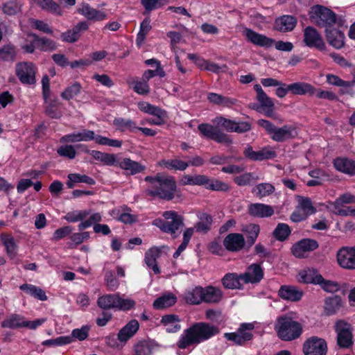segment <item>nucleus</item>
Listing matches in <instances>:
<instances>
[{"label": "nucleus", "mask_w": 355, "mask_h": 355, "mask_svg": "<svg viewBox=\"0 0 355 355\" xmlns=\"http://www.w3.org/2000/svg\"><path fill=\"white\" fill-rule=\"evenodd\" d=\"M200 134L208 139H213L218 128L209 123H201L198 127Z\"/></svg>", "instance_id": "obj_61"}, {"label": "nucleus", "mask_w": 355, "mask_h": 355, "mask_svg": "<svg viewBox=\"0 0 355 355\" xmlns=\"http://www.w3.org/2000/svg\"><path fill=\"white\" fill-rule=\"evenodd\" d=\"M139 324L137 320H132L126 324L119 332L118 339L121 342H125L132 337L138 331Z\"/></svg>", "instance_id": "obj_28"}, {"label": "nucleus", "mask_w": 355, "mask_h": 355, "mask_svg": "<svg viewBox=\"0 0 355 355\" xmlns=\"http://www.w3.org/2000/svg\"><path fill=\"white\" fill-rule=\"evenodd\" d=\"M245 244V238L239 233H230L223 240V245L230 252L240 251L244 248Z\"/></svg>", "instance_id": "obj_20"}, {"label": "nucleus", "mask_w": 355, "mask_h": 355, "mask_svg": "<svg viewBox=\"0 0 355 355\" xmlns=\"http://www.w3.org/2000/svg\"><path fill=\"white\" fill-rule=\"evenodd\" d=\"M337 334V344L341 348H348L353 344V336L350 324L338 320L335 324Z\"/></svg>", "instance_id": "obj_11"}, {"label": "nucleus", "mask_w": 355, "mask_h": 355, "mask_svg": "<svg viewBox=\"0 0 355 355\" xmlns=\"http://www.w3.org/2000/svg\"><path fill=\"white\" fill-rule=\"evenodd\" d=\"M310 18L318 26L327 29L335 24L340 26H347L345 20L342 17H337L331 10L319 5L311 8Z\"/></svg>", "instance_id": "obj_4"}, {"label": "nucleus", "mask_w": 355, "mask_h": 355, "mask_svg": "<svg viewBox=\"0 0 355 355\" xmlns=\"http://www.w3.org/2000/svg\"><path fill=\"white\" fill-rule=\"evenodd\" d=\"M177 302V297L172 293H166L157 298L153 304L155 309H164L173 306Z\"/></svg>", "instance_id": "obj_32"}, {"label": "nucleus", "mask_w": 355, "mask_h": 355, "mask_svg": "<svg viewBox=\"0 0 355 355\" xmlns=\"http://www.w3.org/2000/svg\"><path fill=\"white\" fill-rule=\"evenodd\" d=\"M77 11L87 20L93 22L102 21L107 18V14L105 11L97 10L87 3H81L78 6Z\"/></svg>", "instance_id": "obj_16"}, {"label": "nucleus", "mask_w": 355, "mask_h": 355, "mask_svg": "<svg viewBox=\"0 0 355 355\" xmlns=\"http://www.w3.org/2000/svg\"><path fill=\"white\" fill-rule=\"evenodd\" d=\"M291 234V229L286 223H279L273 232L274 236L279 241L286 240Z\"/></svg>", "instance_id": "obj_58"}, {"label": "nucleus", "mask_w": 355, "mask_h": 355, "mask_svg": "<svg viewBox=\"0 0 355 355\" xmlns=\"http://www.w3.org/2000/svg\"><path fill=\"white\" fill-rule=\"evenodd\" d=\"M22 3L18 0H10L3 3L2 10L4 14L12 16L21 12Z\"/></svg>", "instance_id": "obj_52"}, {"label": "nucleus", "mask_w": 355, "mask_h": 355, "mask_svg": "<svg viewBox=\"0 0 355 355\" xmlns=\"http://www.w3.org/2000/svg\"><path fill=\"white\" fill-rule=\"evenodd\" d=\"M259 178L254 173L245 172L234 178V182L239 186L245 187L250 185L257 180Z\"/></svg>", "instance_id": "obj_51"}, {"label": "nucleus", "mask_w": 355, "mask_h": 355, "mask_svg": "<svg viewBox=\"0 0 355 355\" xmlns=\"http://www.w3.org/2000/svg\"><path fill=\"white\" fill-rule=\"evenodd\" d=\"M274 209L272 206L263 203H253L248 206V214L257 218L270 217L274 214Z\"/></svg>", "instance_id": "obj_23"}, {"label": "nucleus", "mask_w": 355, "mask_h": 355, "mask_svg": "<svg viewBox=\"0 0 355 355\" xmlns=\"http://www.w3.org/2000/svg\"><path fill=\"white\" fill-rule=\"evenodd\" d=\"M219 332V329L213 324L205 322H196L184 330L177 346L180 349H186L207 341Z\"/></svg>", "instance_id": "obj_1"}, {"label": "nucleus", "mask_w": 355, "mask_h": 355, "mask_svg": "<svg viewBox=\"0 0 355 355\" xmlns=\"http://www.w3.org/2000/svg\"><path fill=\"white\" fill-rule=\"evenodd\" d=\"M304 355H326L327 344L324 339L313 336L304 343Z\"/></svg>", "instance_id": "obj_13"}, {"label": "nucleus", "mask_w": 355, "mask_h": 355, "mask_svg": "<svg viewBox=\"0 0 355 355\" xmlns=\"http://www.w3.org/2000/svg\"><path fill=\"white\" fill-rule=\"evenodd\" d=\"M19 288L40 300L45 301L47 300V296L46 295L45 292L42 288L36 286L25 284L21 285Z\"/></svg>", "instance_id": "obj_46"}, {"label": "nucleus", "mask_w": 355, "mask_h": 355, "mask_svg": "<svg viewBox=\"0 0 355 355\" xmlns=\"http://www.w3.org/2000/svg\"><path fill=\"white\" fill-rule=\"evenodd\" d=\"M96 144L99 145L108 146L114 148H121L122 146V141L119 139H110L101 135H96L94 139Z\"/></svg>", "instance_id": "obj_60"}, {"label": "nucleus", "mask_w": 355, "mask_h": 355, "mask_svg": "<svg viewBox=\"0 0 355 355\" xmlns=\"http://www.w3.org/2000/svg\"><path fill=\"white\" fill-rule=\"evenodd\" d=\"M213 122L217 125L224 128L227 132H235L237 133H243L251 129V125L246 121L236 122L233 120L227 119L223 116H217Z\"/></svg>", "instance_id": "obj_14"}, {"label": "nucleus", "mask_w": 355, "mask_h": 355, "mask_svg": "<svg viewBox=\"0 0 355 355\" xmlns=\"http://www.w3.org/2000/svg\"><path fill=\"white\" fill-rule=\"evenodd\" d=\"M68 181L67 185L68 188L72 189L76 183L83 182L89 185L95 184V181L93 178L86 175H81L79 173H70L67 176Z\"/></svg>", "instance_id": "obj_43"}, {"label": "nucleus", "mask_w": 355, "mask_h": 355, "mask_svg": "<svg viewBox=\"0 0 355 355\" xmlns=\"http://www.w3.org/2000/svg\"><path fill=\"white\" fill-rule=\"evenodd\" d=\"M207 176L205 175H184L182 177L180 180V184L182 185H197V186H202L205 183L207 182Z\"/></svg>", "instance_id": "obj_45"}, {"label": "nucleus", "mask_w": 355, "mask_h": 355, "mask_svg": "<svg viewBox=\"0 0 355 355\" xmlns=\"http://www.w3.org/2000/svg\"><path fill=\"white\" fill-rule=\"evenodd\" d=\"M46 320L45 318H40L31 321L26 320L25 317L21 315L12 313L7 316L6 318L2 321L1 324L3 328H27L28 329L35 330L44 323Z\"/></svg>", "instance_id": "obj_8"}, {"label": "nucleus", "mask_w": 355, "mask_h": 355, "mask_svg": "<svg viewBox=\"0 0 355 355\" xmlns=\"http://www.w3.org/2000/svg\"><path fill=\"white\" fill-rule=\"evenodd\" d=\"M161 250L157 247L149 249L145 254V263L155 274H159L160 270L157 264V259L160 257Z\"/></svg>", "instance_id": "obj_30"}, {"label": "nucleus", "mask_w": 355, "mask_h": 355, "mask_svg": "<svg viewBox=\"0 0 355 355\" xmlns=\"http://www.w3.org/2000/svg\"><path fill=\"white\" fill-rule=\"evenodd\" d=\"M150 19L147 17L144 19L140 24V30L137 37V43H141L144 40L146 35L150 31Z\"/></svg>", "instance_id": "obj_63"}, {"label": "nucleus", "mask_w": 355, "mask_h": 355, "mask_svg": "<svg viewBox=\"0 0 355 355\" xmlns=\"http://www.w3.org/2000/svg\"><path fill=\"white\" fill-rule=\"evenodd\" d=\"M207 99L211 103L223 107H230L236 102V100L234 98L213 92L207 94Z\"/></svg>", "instance_id": "obj_39"}, {"label": "nucleus", "mask_w": 355, "mask_h": 355, "mask_svg": "<svg viewBox=\"0 0 355 355\" xmlns=\"http://www.w3.org/2000/svg\"><path fill=\"white\" fill-rule=\"evenodd\" d=\"M296 25V19L290 15H286L277 19L275 28L281 32L292 31Z\"/></svg>", "instance_id": "obj_40"}, {"label": "nucleus", "mask_w": 355, "mask_h": 355, "mask_svg": "<svg viewBox=\"0 0 355 355\" xmlns=\"http://www.w3.org/2000/svg\"><path fill=\"white\" fill-rule=\"evenodd\" d=\"M290 92L294 95H314L316 89L311 84L305 82H297L288 85Z\"/></svg>", "instance_id": "obj_27"}, {"label": "nucleus", "mask_w": 355, "mask_h": 355, "mask_svg": "<svg viewBox=\"0 0 355 355\" xmlns=\"http://www.w3.org/2000/svg\"><path fill=\"white\" fill-rule=\"evenodd\" d=\"M95 159L103 162L107 166H113L116 162V157L114 154L103 153L98 150H87Z\"/></svg>", "instance_id": "obj_42"}, {"label": "nucleus", "mask_w": 355, "mask_h": 355, "mask_svg": "<svg viewBox=\"0 0 355 355\" xmlns=\"http://www.w3.org/2000/svg\"><path fill=\"white\" fill-rule=\"evenodd\" d=\"M116 309L120 311H128L132 309L135 306V302L132 299H125L120 296L119 294L116 293Z\"/></svg>", "instance_id": "obj_59"}, {"label": "nucleus", "mask_w": 355, "mask_h": 355, "mask_svg": "<svg viewBox=\"0 0 355 355\" xmlns=\"http://www.w3.org/2000/svg\"><path fill=\"white\" fill-rule=\"evenodd\" d=\"M318 247V243L315 240L303 239L293 245L291 252L297 258H304L309 252L315 250Z\"/></svg>", "instance_id": "obj_15"}, {"label": "nucleus", "mask_w": 355, "mask_h": 355, "mask_svg": "<svg viewBox=\"0 0 355 355\" xmlns=\"http://www.w3.org/2000/svg\"><path fill=\"white\" fill-rule=\"evenodd\" d=\"M345 204H355V196L350 193H345L340 196L336 200L330 203L329 208L336 209L343 207Z\"/></svg>", "instance_id": "obj_50"}, {"label": "nucleus", "mask_w": 355, "mask_h": 355, "mask_svg": "<svg viewBox=\"0 0 355 355\" xmlns=\"http://www.w3.org/2000/svg\"><path fill=\"white\" fill-rule=\"evenodd\" d=\"M116 294H107L100 296L97 300L98 306L104 310L112 309L116 307Z\"/></svg>", "instance_id": "obj_49"}, {"label": "nucleus", "mask_w": 355, "mask_h": 355, "mask_svg": "<svg viewBox=\"0 0 355 355\" xmlns=\"http://www.w3.org/2000/svg\"><path fill=\"white\" fill-rule=\"evenodd\" d=\"M304 42L305 44L311 48H316L320 51L325 49V43L315 28L307 26L304 30Z\"/></svg>", "instance_id": "obj_17"}, {"label": "nucleus", "mask_w": 355, "mask_h": 355, "mask_svg": "<svg viewBox=\"0 0 355 355\" xmlns=\"http://www.w3.org/2000/svg\"><path fill=\"white\" fill-rule=\"evenodd\" d=\"M42 9L57 15H62L60 6L53 0H33Z\"/></svg>", "instance_id": "obj_48"}, {"label": "nucleus", "mask_w": 355, "mask_h": 355, "mask_svg": "<svg viewBox=\"0 0 355 355\" xmlns=\"http://www.w3.org/2000/svg\"><path fill=\"white\" fill-rule=\"evenodd\" d=\"M335 168L343 173L349 175L355 174V161L346 157H338L334 162Z\"/></svg>", "instance_id": "obj_31"}, {"label": "nucleus", "mask_w": 355, "mask_h": 355, "mask_svg": "<svg viewBox=\"0 0 355 355\" xmlns=\"http://www.w3.org/2000/svg\"><path fill=\"white\" fill-rule=\"evenodd\" d=\"M91 214L90 210H76L68 212L63 218L69 223L82 221Z\"/></svg>", "instance_id": "obj_54"}, {"label": "nucleus", "mask_w": 355, "mask_h": 355, "mask_svg": "<svg viewBox=\"0 0 355 355\" xmlns=\"http://www.w3.org/2000/svg\"><path fill=\"white\" fill-rule=\"evenodd\" d=\"M299 275L300 282L319 285L322 290L327 293H335L340 289V286L338 282L325 279L314 269H309L302 271Z\"/></svg>", "instance_id": "obj_7"}, {"label": "nucleus", "mask_w": 355, "mask_h": 355, "mask_svg": "<svg viewBox=\"0 0 355 355\" xmlns=\"http://www.w3.org/2000/svg\"><path fill=\"white\" fill-rule=\"evenodd\" d=\"M113 124L120 132H135L138 128L136 123L130 119L116 118L113 121Z\"/></svg>", "instance_id": "obj_41"}, {"label": "nucleus", "mask_w": 355, "mask_h": 355, "mask_svg": "<svg viewBox=\"0 0 355 355\" xmlns=\"http://www.w3.org/2000/svg\"><path fill=\"white\" fill-rule=\"evenodd\" d=\"M244 34L248 41L261 47L270 48L275 45L276 49L286 52H290L293 49V45L290 42L281 40L275 42L273 39L258 33L250 28H245Z\"/></svg>", "instance_id": "obj_5"}, {"label": "nucleus", "mask_w": 355, "mask_h": 355, "mask_svg": "<svg viewBox=\"0 0 355 355\" xmlns=\"http://www.w3.org/2000/svg\"><path fill=\"white\" fill-rule=\"evenodd\" d=\"M275 330L280 339L291 341L300 337L302 333V327L292 318L282 316L277 319Z\"/></svg>", "instance_id": "obj_3"}, {"label": "nucleus", "mask_w": 355, "mask_h": 355, "mask_svg": "<svg viewBox=\"0 0 355 355\" xmlns=\"http://www.w3.org/2000/svg\"><path fill=\"white\" fill-rule=\"evenodd\" d=\"M254 89L257 92V99L262 107L273 108L274 103L272 99L266 94L260 85L256 84Z\"/></svg>", "instance_id": "obj_47"}, {"label": "nucleus", "mask_w": 355, "mask_h": 355, "mask_svg": "<svg viewBox=\"0 0 355 355\" xmlns=\"http://www.w3.org/2000/svg\"><path fill=\"white\" fill-rule=\"evenodd\" d=\"M339 266L345 269H355V247H343L337 252Z\"/></svg>", "instance_id": "obj_18"}, {"label": "nucleus", "mask_w": 355, "mask_h": 355, "mask_svg": "<svg viewBox=\"0 0 355 355\" xmlns=\"http://www.w3.org/2000/svg\"><path fill=\"white\" fill-rule=\"evenodd\" d=\"M207 182L204 186L207 189L217 191H227L230 189V187L225 182L216 179H210L207 177Z\"/></svg>", "instance_id": "obj_56"}, {"label": "nucleus", "mask_w": 355, "mask_h": 355, "mask_svg": "<svg viewBox=\"0 0 355 355\" xmlns=\"http://www.w3.org/2000/svg\"><path fill=\"white\" fill-rule=\"evenodd\" d=\"M202 288L195 286L187 289L184 294V299L187 304L198 305L202 303Z\"/></svg>", "instance_id": "obj_29"}, {"label": "nucleus", "mask_w": 355, "mask_h": 355, "mask_svg": "<svg viewBox=\"0 0 355 355\" xmlns=\"http://www.w3.org/2000/svg\"><path fill=\"white\" fill-rule=\"evenodd\" d=\"M275 191V187L270 183L263 182L256 185L252 192L259 198H263L272 194Z\"/></svg>", "instance_id": "obj_53"}, {"label": "nucleus", "mask_w": 355, "mask_h": 355, "mask_svg": "<svg viewBox=\"0 0 355 355\" xmlns=\"http://www.w3.org/2000/svg\"><path fill=\"white\" fill-rule=\"evenodd\" d=\"M241 277V274L227 273L222 279V283L224 287L228 289H241L243 285Z\"/></svg>", "instance_id": "obj_36"}, {"label": "nucleus", "mask_w": 355, "mask_h": 355, "mask_svg": "<svg viewBox=\"0 0 355 355\" xmlns=\"http://www.w3.org/2000/svg\"><path fill=\"white\" fill-rule=\"evenodd\" d=\"M16 75L23 84L33 85L36 82V67L32 62H23L17 64Z\"/></svg>", "instance_id": "obj_12"}, {"label": "nucleus", "mask_w": 355, "mask_h": 355, "mask_svg": "<svg viewBox=\"0 0 355 355\" xmlns=\"http://www.w3.org/2000/svg\"><path fill=\"white\" fill-rule=\"evenodd\" d=\"M0 239L6 248L7 254L14 258L17 254V245L13 236L9 234L2 233L0 235Z\"/></svg>", "instance_id": "obj_38"}, {"label": "nucleus", "mask_w": 355, "mask_h": 355, "mask_svg": "<svg viewBox=\"0 0 355 355\" xmlns=\"http://www.w3.org/2000/svg\"><path fill=\"white\" fill-rule=\"evenodd\" d=\"M297 207L306 213L309 216L316 212V208L313 205L310 198L297 196Z\"/></svg>", "instance_id": "obj_57"}, {"label": "nucleus", "mask_w": 355, "mask_h": 355, "mask_svg": "<svg viewBox=\"0 0 355 355\" xmlns=\"http://www.w3.org/2000/svg\"><path fill=\"white\" fill-rule=\"evenodd\" d=\"M119 166L121 169L128 171V173L132 175L141 173L146 169L145 166L130 158L123 159L119 162Z\"/></svg>", "instance_id": "obj_33"}, {"label": "nucleus", "mask_w": 355, "mask_h": 355, "mask_svg": "<svg viewBox=\"0 0 355 355\" xmlns=\"http://www.w3.org/2000/svg\"><path fill=\"white\" fill-rule=\"evenodd\" d=\"M34 43L36 48L43 51H52L56 49L55 42L50 39L46 37H39L33 34Z\"/></svg>", "instance_id": "obj_44"}, {"label": "nucleus", "mask_w": 355, "mask_h": 355, "mask_svg": "<svg viewBox=\"0 0 355 355\" xmlns=\"http://www.w3.org/2000/svg\"><path fill=\"white\" fill-rule=\"evenodd\" d=\"M212 220L207 214H202L200 216V221L196 225V229L198 232H205L208 230L211 224Z\"/></svg>", "instance_id": "obj_62"}, {"label": "nucleus", "mask_w": 355, "mask_h": 355, "mask_svg": "<svg viewBox=\"0 0 355 355\" xmlns=\"http://www.w3.org/2000/svg\"><path fill=\"white\" fill-rule=\"evenodd\" d=\"M88 28L89 26L86 21H80L74 26L71 30L62 33L60 37L64 42L73 43L79 39L81 32L85 31Z\"/></svg>", "instance_id": "obj_22"}, {"label": "nucleus", "mask_w": 355, "mask_h": 355, "mask_svg": "<svg viewBox=\"0 0 355 355\" xmlns=\"http://www.w3.org/2000/svg\"><path fill=\"white\" fill-rule=\"evenodd\" d=\"M343 306V301L340 296L334 295L325 299L324 311L330 315L336 313Z\"/></svg>", "instance_id": "obj_37"}, {"label": "nucleus", "mask_w": 355, "mask_h": 355, "mask_svg": "<svg viewBox=\"0 0 355 355\" xmlns=\"http://www.w3.org/2000/svg\"><path fill=\"white\" fill-rule=\"evenodd\" d=\"M144 180L148 184L144 191L146 196L167 201L174 198L177 184L173 177L159 173L145 177Z\"/></svg>", "instance_id": "obj_2"}, {"label": "nucleus", "mask_w": 355, "mask_h": 355, "mask_svg": "<svg viewBox=\"0 0 355 355\" xmlns=\"http://www.w3.org/2000/svg\"><path fill=\"white\" fill-rule=\"evenodd\" d=\"M163 216L166 220H171L164 221L161 219H157L153 221V225L158 227L162 231L170 233L173 235L174 237H176L178 236L176 232L183 225L182 217L173 211H164Z\"/></svg>", "instance_id": "obj_9"}, {"label": "nucleus", "mask_w": 355, "mask_h": 355, "mask_svg": "<svg viewBox=\"0 0 355 355\" xmlns=\"http://www.w3.org/2000/svg\"><path fill=\"white\" fill-rule=\"evenodd\" d=\"M257 124L265 129L270 138L277 142H283L284 141L293 139L295 137L296 131L295 128L285 125L281 128L276 127L270 121L265 119H259Z\"/></svg>", "instance_id": "obj_6"}, {"label": "nucleus", "mask_w": 355, "mask_h": 355, "mask_svg": "<svg viewBox=\"0 0 355 355\" xmlns=\"http://www.w3.org/2000/svg\"><path fill=\"white\" fill-rule=\"evenodd\" d=\"M278 295L284 300L297 302L300 300L303 293L295 286L283 285L280 287Z\"/></svg>", "instance_id": "obj_25"}, {"label": "nucleus", "mask_w": 355, "mask_h": 355, "mask_svg": "<svg viewBox=\"0 0 355 355\" xmlns=\"http://www.w3.org/2000/svg\"><path fill=\"white\" fill-rule=\"evenodd\" d=\"M159 166H162L168 170H175V171H185L188 166L189 163L187 162H184L178 159V157H175L171 159H162L158 163Z\"/></svg>", "instance_id": "obj_35"}, {"label": "nucleus", "mask_w": 355, "mask_h": 355, "mask_svg": "<svg viewBox=\"0 0 355 355\" xmlns=\"http://www.w3.org/2000/svg\"><path fill=\"white\" fill-rule=\"evenodd\" d=\"M254 329V324L251 322H244L240 324L235 332L225 333L224 337L230 341H232L236 345H243L253 338L252 333Z\"/></svg>", "instance_id": "obj_10"}, {"label": "nucleus", "mask_w": 355, "mask_h": 355, "mask_svg": "<svg viewBox=\"0 0 355 355\" xmlns=\"http://www.w3.org/2000/svg\"><path fill=\"white\" fill-rule=\"evenodd\" d=\"M95 133L93 130L83 129L81 131L66 135L60 138L62 143H76L94 140Z\"/></svg>", "instance_id": "obj_21"}, {"label": "nucleus", "mask_w": 355, "mask_h": 355, "mask_svg": "<svg viewBox=\"0 0 355 355\" xmlns=\"http://www.w3.org/2000/svg\"><path fill=\"white\" fill-rule=\"evenodd\" d=\"M81 89V85L76 83L67 87L62 94L61 96L66 100H70L73 98L74 96H77Z\"/></svg>", "instance_id": "obj_64"}, {"label": "nucleus", "mask_w": 355, "mask_h": 355, "mask_svg": "<svg viewBox=\"0 0 355 355\" xmlns=\"http://www.w3.org/2000/svg\"><path fill=\"white\" fill-rule=\"evenodd\" d=\"M241 230L248 234V241L250 245H252L259 236L260 228L258 225L250 223L243 225Z\"/></svg>", "instance_id": "obj_55"}, {"label": "nucleus", "mask_w": 355, "mask_h": 355, "mask_svg": "<svg viewBox=\"0 0 355 355\" xmlns=\"http://www.w3.org/2000/svg\"><path fill=\"white\" fill-rule=\"evenodd\" d=\"M241 278L244 284L259 283L263 278V270L259 264L252 263L241 274Z\"/></svg>", "instance_id": "obj_19"}, {"label": "nucleus", "mask_w": 355, "mask_h": 355, "mask_svg": "<svg viewBox=\"0 0 355 355\" xmlns=\"http://www.w3.org/2000/svg\"><path fill=\"white\" fill-rule=\"evenodd\" d=\"M326 37L328 42L336 49L344 46L345 35L343 33L337 29H326Z\"/></svg>", "instance_id": "obj_34"}, {"label": "nucleus", "mask_w": 355, "mask_h": 355, "mask_svg": "<svg viewBox=\"0 0 355 355\" xmlns=\"http://www.w3.org/2000/svg\"><path fill=\"white\" fill-rule=\"evenodd\" d=\"M223 293L220 288L212 286L202 288V302L218 304L223 298Z\"/></svg>", "instance_id": "obj_24"}, {"label": "nucleus", "mask_w": 355, "mask_h": 355, "mask_svg": "<svg viewBox=\"0 0 355 355\" xmlns=\"http://www.w3.org/2000/svg\"><path fill=\"white\" fill-rule=\"evenodd\" d=\"M180 322V318L175 314L165 315L162 316L160 321V324L164 327L166 331L168 333L178 331L181 329Z\"/></svg>", "instance_id": "obj_26"}]
</instances>
